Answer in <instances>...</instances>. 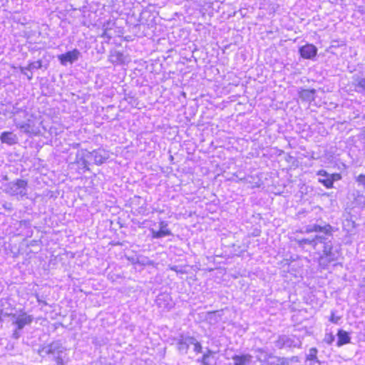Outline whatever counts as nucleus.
Segmentation results:
<instances>
[{"instance_id":"1","label":"nucleus","mask_w":365,"mask_h":365,"mask_svg":"<svg viewBox=\"0 0 365 365\" xmlns=\"http://www.w3.org/2000/svg\"><path fill=\"white\" fill-rule=\"evenodd\" d=\"M33 315L21 310L19 314L12 316L11 325L14 326L11 338L19 339L21 336V331L26 326L30 325L34 321Z\"/></svg>"},{"instance_id":"2","label":"nucleus","mask_w":365,"mask_h":365,"mask_svg":"<svg viewBox=\"0 0 365 365\" xmlns=\"http://www.w3.org/2000/svg\"><path fill=\"white\" fill-rule=\"evenodd\" d=\"M28 180L24 179H16L11 182H6L3 185V191L17 199H22L28 193Z\"/></svg>"},{"instance_id":"3","label":"nucleus","mask_w":365,"mask_h":365,"mask_svg":"<svg viewBox=\"0 0 365 365\" xmlns=\"http://www.w3.org/2000/svg\"><path fill=\"white\" fill-rule=\"evenodd\" d=\"M41 351L46 354H51L56 365H64V358L66 356V349L62 344L58 341H53L42 349Z\"/></svg>"},{"instance_id":"4","label":"nucleus","mask_w":365,"mask_h":365,"mask_svg":"<svg viewBox=\"0 0 365 365\" xmlns=\"http://www.w3.org/2000/svg\"><path fill=\"white\" fill-rule=\"evenodd\" d=\"M273 343L274 346L279 349L300 348L302 346L300 338L295 335H279Z\"/></svg>"},{"instance_id":"5","label":"nucleus","mask_w":365,"mask_h":365,"mask_svg":"<svg viewBox=\"0 0 365 365\" xmlns=\"http://www.w3.org/2000/svg\"><path fill=\"white\" fill-rule=\"evenodd\" d=\"M339 257L337 249H334L331 240H328L323 247V255L319 257V264L327 265L336 261Z\"/></svg>"},{"instance_id":"6","label":"nucleus","mask_w":365,"mask_h":365,"mask_svg":"<svg viewBox=\"0 0 365 365\" xmlns=\"http://www.w3.org/2000/svg\"><path fill=\"white\" fill-rule=\"evenodd\" d=\"M89 155L90 151L81 149L77 151L74 163L77 164L80 169L83 171L89 170Z\"/></svg>"},{"instance_id":"7","label":"nucleus","mask_w":365,"mask_h":365,"mask_svg":"<svg viewBox=\"0 0 365 365\" xmlns=\"http://www.w3.org/2000/svg\"><path fill=\"white\" fill-rule=\"evenodd\" d=\"M317 175L322 177H327V180H319V182H321L327 188L333 187L334 182L341 179V175L340 173L329 174L325 170H319L317 173Z\"/></svg>"},{"instance_id":"8","label":"nucleus","mask_w":365,"mask_h":365,"mask_svg":"<svg viewBox=\"0 0 365 365\" xmlns=\"http://www.w3.org/2000/svg\"><path fill=\"white\" fill-rule=\"evenodd\" d=\"M318 48L312 43H307L299 48V53L304 59L313 60L317 55Z\"/></svg>"},{"instance_id":"9","label":"nucleus","mask_w":365,"mask_h":365,"mask_svg":"<svg viewBox=\"0 0 365 365\" xmlns=\"http://www.w3.org/2000/svg\"><path fill=\"white\" fill-rule=\"evenodd\" d=\"M81 55L80 51L75 48L73 51L58 56V59L63 66H66L68 63H73L76 61Z\"/></svg>"},{"instance_id":"10","label":"nucleus","mask_w":365,"mask_h":365,"mask_svg":"<svg viewBox=\"0 0 365 365\" xmlns=\"http://www.w3.org/2000/svg\"><path fill=\"white\" fill-rule=\"evenodd\" d=\"M89 158L93 159L96 165H100L109 158V153L103 149L98 148L90 152Z\"/></svg>"},{"instance_id":"11","label":"nucleus","mask_w":365,"mask_h":365,"mask_svg":"<svg viewBox=\"0 0 365 365\" xmlns=\"http://www.w3.org/2000/svg\"><path fill=\"white\" fill-rule=\"evenodd\" d=\"M253 356L250 354H235L232 356L233 365H250Z\"/></svg>"},{"instance_id":"12","label":"nucleus","mask_w":365,"mask_h":365,"mask_svg":"<svg viewBox=\"0 0 365 365\" xmlns=\"http://www.w3.org/2000/svg\"><path fill=\"white\" fill-rule=\"evenodd\" d=\"M216 352L207 349V351L203 354L202 359H198V362H201L202 365H216L217 358Z\"/></svg>"},{"instance_id":"13","label":"nucleus","mask_w":365,"mask_h":365,"mask_svg":"<svg viewBox=\"0 0 365 365\" xmlns=\"http://www.w3.org/2000/svg\"><path fill=\"white\" fill-rule=\"evenodd\" d=\"M193 341V336H187L180 339L177 343V347L178 351L183 354H187L190 345L192 344Z\"/></svg>"},{"instance_id":"14","label":"nucleus","mask_w":365,"mask_h":365,"mask_svg":"<svg viewBox=\"0 0 365 365\" xmlns=\"http://www.w3.org/2000/svg\"><path fill=\"white\" fill-rule=\"evenodd\" d=\"M255 358L258 361L265 364L271 356L272 353L269 351L267 348H256L253 349Z\"/></svg>"},{"instance_id":"15","label":"nucleus","mask_w":365,"mask_h":365,"mask_svg":"<svg viewBox=\"0 0 365 365\" xmlns=\"http://www.w3.org/2000/svg\"><path fill=\"white\" fill-rule=\"evenodd\" d=\"M0 140L3 143H6L9 145L16 144L18 142L16 135L11 132H3L0 135Z\"/></svg>"},{"instance_id":"16","label":"nucleus","mask_w":365,"mask_h":365,"mask_svg":"<svg viewBox=\"0 0 365 365\" xmlns=\"http://www.w3.org/2000/svg\"><path fill=\"white\" fill-rule=\"evenodd\" d=\"M289 361L287 359L284 357H279L277 356H274L272 354L267 359L265 364H262L261 365H288Z\"/></svg>"},{"instance_id":"17","label":"nucleus","mask_w":365,"mask_h":365,"mask_svg":"<svg viewBox=\"0 0 365 365\" xmlns=\"http://www.w3.org/2000/svg\"><path fill=\"white\" fill-rule=\"evenodd\" d=\"M14 122L16 127L19 128L21 132L26 134H31L34 133L33 125L31 124V120H28L26 122H16V120H14Z\"/></svg>"},{"instance_id":"18","label":"nucleus","mask_w":365,"mask_h":365,"mask_svg":"<svg viewBox=\"0 0 365 365\" xmlns=\"http://www.w3.org/2000/svg\"><path fill=\"white\" fill-rule=\"evenodd\" d=\"M338 341H337V346H341L344 344H349L350 342L351 338L347 331L339 329L337 333Z\"/></svg>"},{"instance_id":"19","label":"nucleus","mask_w":365,"mask_h":365,"mask_svg":"<svg viewBox=\"0 0 365 365\" xmlns=\"http://www.w3.org/2000/svg\"><path fill=\"white\" fill-rule=\"evenodd\" d=\"M315 89H303L299 92V97L303 101L311 102L315 98Z\"/></svg>"},{"instance_id":"20","label":"nucleus","mask_w":365,"mask_h":365,"mask_svg":"<svg viewBox=\"0 0 365 365\" xmlns=\"http://www.w3.org/2000/svg\"><path fill=\"white\" fill-rule=\"evenodd\" d=\"M353 85L356 92L362 93L365 91V78L361 77H354Z\"/></svg>"},{"instance_id":"21","label":"nucleus","mask_w":365,"mask_h":365,"mask_svg":"<svg viewBox=\"0 0 365 365\" xmlns=\"http://www.w3.org/2000/svg\"><path fill=\"white\" fill-rule=\"evenodd\" d=\"M334 227L329 224H324V225L316 224V232H322L325 235L332 236Z\"/></svg>"},{"instance_id":"22","label":"nucleus","mask_w":365,"mask_h":365,"mask_svg":"<svg viewBox=\"0 0 365 365\" xmlns=\"http://www.w3.org/2000/svg\"><path fill=\"white\" fill-rule=\"evenodd\" d=\"M42 67V62L41 61L38 60L34 62L30 63L27 67H21V72L26 75V73L24 71L25 70L31 71L33 69H39Z\"/></svg>"},{"instance_id":"23","label":"nucleus","mask_w":365,"mask_h":365,"mask_svg":"<svg viewBox=\"0 0 365 365\" xmlns=\"http://www.w3.org/2000/svg\"><path fill=\"white\" fill-rule=\"evenodd\" d=\"M9 113L12 114L13 115H16L19 113H24L25 115L27 114L26 108V107H19V103H16L14 105H12V108L11 110H8Z\"/></svg>"},{"instance_id":"24","label":"nucleus","mask_w":365,"mask_h":365,"mask_svg":"<svg viewBox=\"0 0 365 365\" xmlns=\"http://www.w3.org/2000/svg\"><path fill=\"white\" fill-rule=\"evenodd\" d=\"M168 224L166 221H160L159 222L160 231L165 233L164 237L173 235L172 232L168 228Z\"/></svg>"},{"instance_id":"25","label":"nucleus","mask_w":365,"mask_h":365,"mask_svg":"<svg viewBox=\"0 0 365 365\" xmlns=\"http://www.w3.org/2000/svg\"><path fill=\"white\" fill-rule=\"evenodd\" d=\"M327 236L328 235H325L324 234L315 235V237H313V240H314V243H315V247L317 246V245L318 243H322L324 245L325 243H327L328 241Z\"/></svg>"},{"instance_id":"26","label":"nucleus","mask_w":365,"mask_h":365,"mask_svg":"<svg viewBox=\"0 0 365 365\" xmlns=\"http://www.w3.org/2000/svg\"><path fill=\"white\" fill-rule=\"evenodd\" d=\"M297 244L299 246H304L305 245H311L314 247H315V243L313 238H302L297 240Z\"/></svg>"},{"instance_id":"27","label":"nucleus","mask_w":365,"mask_h":365,"mask_svg":"<svg viewBox=\"0 0 365 365\" xmlns=\"http://www.w3.org/2000/svg\"><path fill=\"white\" fill-rule=\"evenodd\" d=\"M112 59L111 61L113 63H123V54L120 52L115 51L111 56Z\"/></svg>"},{"instance_id":"28","label":"nucleus","mask_w":365,"mask_h":365,"mask_svg":"<svg viewBox=\"0 0 365 365\" xmlns=\"http://www.w3.org/2000/svg\"><path fill=\"white\" fill-rule=\"evenodd\" d=\"M317 352H318V350L316 348H314V347L311 348L309 350V354L307 356V359L309 360V361L317 360Z\"/></svg>"},{"instance_id":"29","label":"nucleus","mask_w":365,"mask_h":365,"mask_svg":"<svg viewBox=\"0 0 365 365\" xmlns=\"http://www.w3.org/2000/svg\"><path fill=\"white\" fill-rule=\"evenodd\" d=\"M14 314L11 312H8L7 310H5L2 308H0V323L3 322V317H11Z\"/></svg>"},{"instance_id":"30","label":"nucleus","mask_w":365,"mask_h":365,"mask_svg":"<svg viewBox=\"0 0 365 365\" xmlns=\"http://www.w3.org/2000/svg\"><path fill=\"white\" fill-rule=\"evenodd\" d=\"M150 232L152 233V237L154 239H160L164 237L165 233L160 232V230H155L154 229H150Z\"/></svg>"},{"instance_id":"31","label":"nucleus","mask_w":365,"mask_h":365,"mask_svg":"<svg viewBox=\"0 0 365 365\" xmlns=\"http://www.w3.org/2000/svg\"><path fill=\"white\" fill-rule=\"evenodd\" d=\"M192 345H194V351L196 353H201L202 347L199 341L194 337V341Z\"/></svg>"},{"instance_id":"32","label":"nucleus","mask_w":365,"mask_h":365,"mask_svg":"<svg viewBox=\"0 0 365 365\" xmlns=\"http://www.w3.org/2000/svg\"><path fill=\"white\" fill-rule=\"evenodd\" d=\"M356 181L359 183V185L364 186L365 189V175L360 174L356 179Z\"/></svg>"},{"instance_id":"33","label":"nucleus","mask_w":365,"mask_h":365,"mask_svg":"<svg viewBox=\"0 0 365 365\" xmlns=\"http://www.w3.org/2000/svg\"><path fill=\"white\" fill-rule=\"evenodd\" d=\"M335 339V336L332 334H326L324 337V341L329 344H331Z\"/></svg>"},{"instance_id":"34","label":"nucleus","mask_w":365,"mask_h":365,"mask_svg":"<svg viewBox=\"0 0 365 365\" xmlns=\"http://www.w3.org/2000/svg\"><path fill=\"white\" fill-rule=\"evenodd\" d=\"M316 232V224L313 225H308L305 227L304 232L306 233H311V232Z\"/></svg>"},{"instance_id":"35","label":"nucleus","mask_w":365,"mask_h":365,"mask_svg":"<svg viewBox=\"0 0 365 365\" xmlns=\"http://www.w3.org/2000/svg\"><path fill=\"white\" fill-rule=\"evenodd\" d=\"M340 319H341L340 317H336L334 315V313L333 312H331V317H330V321L331 322H333L334 324H337Z\"/></svg>"},{"instance_id":"36","label":"nucleus","mask_w":365,"mask_h":365,"mask_svg":"<svg viewBox=\"0 0 365 365\" xmlns=\"http://www.w3.org/2000/svg\"><path fill=\"white\" fill-rule=\"evenodd\" d=\"M19 226L21 227H30V222L27 220H21L19 222Z\"/></svg>"},{"instance_id":"37","label":"nucleus","mask_w":365,"mask_h":365,"mask_svg":"<svg viewBox=\"0 0 365 365\" xmlns=\"http://www.w3.org/2000/svg\"><path fill=\"white\" fill-rule=\"evenodd\" d=\"M213 317H215V312H208L207 319H212Z\"/></svg>"},{"instance_id":"38","label":"nucleus","mask_w":365,"mask_h":365,"mask_svg":"<svg viewBox=\"0 0 365 365\" xmlns=\"http://www.w3.org/2000/svg\"><path fill=\"white\" fill-rule=\"evenodd\" d=\"M2 179H3L4 180H5V181H8V180H9V178H8V176H7V175H4Z\"/></svg>"},{"instance_id":"39","label":"nucleus","mask_w":365,"mask_h":365,"mask_svg":"<svg viewBox=\"0 0 365 365\" xmlns=\"http://www.w3.org/2000/svg\"><path fill=\"white\" fill-rule=\"evenodd\" d=\"M26 76H27V77H28V79H29V80H31V79L32 78V77H33L32 73H31V75H30V74H27V73H26Z\"/></svg>"},{"instance_id":"40","label":"nucleus","mask_w":365,"mask_h":365,"mask_svg":"<svg viewBox=\"0 0 365 365\" xmlns=\"http://www.w3.org/2000/svg\"><path fill=\"white\" fill-rule=\"evenodd\" d=\"M160 300H161V297H160V296H158V299H157V302H158V304L159 305H160Z\"/></svg>"},{"instance_id":"41","label":"nucleus","mask_w":365,"mask_h":365,"mask_svg":"<svg viewBox=\"0 0 365 365\" xmlns=\"http://www.w3.org/2000/svg\"><path fill=\"white\" fill-rule=\"evenodd\" d=\"M37 300L40 303H43L44 304H46V303L45 302H43V299H40L38 297L37 298Z\"/></svg>"},{"instance_id":"42","label":"nucleus","mask_w":365,"mask_h":365,"mask_svg":"<svg viewBox=\"0 0 365 365\" xmlns=\"http://www.w3.org/2000/svg\"><path fill=\"white\" fill-rule=\"evenodd\" d=\"M323 178H319V180H327V177H323Z\"/></svg>"},{"instance_id":"43","label":"nucleus","mask_w":365,"mask_h":365,"mask_svg":"<svg viewBox=\"0 0 365 365\" xmlns=\"http://www.w3.org/2000/svg\"><path fill=\"white\" fill-rule=\"evenodd\" d=\"M78 146H79V144H78V143H76V144L73 146V148H77V147H78Z\"/></svg>"}]
</instances>
